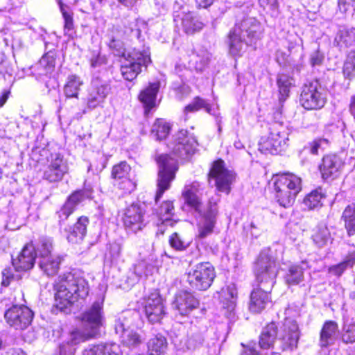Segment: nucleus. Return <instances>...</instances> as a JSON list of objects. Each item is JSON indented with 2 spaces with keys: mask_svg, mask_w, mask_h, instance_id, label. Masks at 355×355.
Listing matches in <instances>:
<instances>
[{
  "mask_svg": "<svg viewBox=\"0 0 355 355\" xmlns=\"http://www.w3.org/2000/svg\"><path fill=\"white\" fill-rule=\"evenodd\" d=\"M90 198H92V189H86L76 191L68 197L64 204L56 213L59 218L60 229V230L63 229L66 232L67 239L69 243H79L83 241L87 234V227L89 220L86 216H80L76 223L69 228L63 227L64 223L74 211L79 203Z\"/></svg>",
  "mask_w": 355,
  "mask_h": 355,
  "instance_id": "nucleus-1",
  "label": "nucleus"
},
{
  "mask_svg": "<svg viewBox=\"0 0 355 355\" xmlns=\"http://www.w3.org/2000/svg\"><path fill=\"white\" fill-rule=\"evenodd\" d=\"M55 289V306L63 312H66L78 298L83 299L89 293L87 282L77 272L60 276Z\"/></svg>",
  "mask_w": 355,
  "mask_h": 355,
  "instance_id": "nucleus-2",
  "label": "nucleus"
},
{
  "mask_svg": "<svg viewBox=\"0 0 355 355\" xmlns=\"http://www.w3.org/2000/svg\"><path fill=\"white\" fill-rule=\"evenodd\" d=\"M200 187L198 182H193L184 187L182 196L186 203L200 214L201 220L198 225V236L200 239H205L214 231L218 214V199L210 198L205 209L202 211L201 209L202 203L198 196Z\"/></svg>",
  "mask_w": 355,
  "mask_h": 355,
  "instance_id": "nucleus-3",
  "label": "nucleus"
},
{
  "mask_svg": "<svg viewBox=\"0 0 355 355\" xmlns=\"http://www.w3.org/2000/svg\"><path fill=\"white\" fill-rule=\"evenodd\" d=\"M263 28L255 18L246 17L236 23L226 40L230 53L233 56L241 55L245 45H256L261 38Z\"/></svg>",
  "mask_w": 355,
  "mask_h": 355,
  "instance_id": "nucleus-4",
  "label": "nucleus"
},
{
  "mask_svg": "<svg viewBox=\"0 0 355 355\" xmlns=\"http://www.w3.org/2000/svg\"><path fill=\"white\" fill-rule=\"evenodd\" d=\"M279 268V264L270 254V250H262L254 266V272L258 285L272 289Z\"/></svg>",
  "mask_w": 355,
  "mask_h": 355,
  "instance_id": "nucleus-5",
  "label": "nucleus"
},
{
  "mask_svg": "<svg viewBox=\"0 0 355 355\" xmlns=\"http://www.w3.org/2000/svg\"><path fill=\"white\" fill-rule=\"evenodd\" d=\"M274 187L277 202L281 206L288 207L294 202L301 191L302 180L293 173L277 175Z\"/></svg>",
  "mask_w": 355,
  "mask_h": 355,
  "instance_id": "nucleus-6",
  "label": "nucleus"
},
{
  "mask_svg": "<svg viewBox=\"0 0 355 355\" xmlns=\"http://www.w3.org/2000/svg\"><path fill=\"white\" fill-rule=\"evenodd\" d=\"M137 317L136 313L127 311L120 315L114 322L115 333L119 336L121 343L129 348H137L144 340L139 332L131 328Z\"/></svg>",
  "mask_w": 355,
  "mask_h": 355,
  "instance_id": "nucleus-7",
  "label": "nucleus"
},
{
  "mask_svg": "<svg viewBox=\"0 0 355 355\" xmlns=\"http://www.w3.org/2000/svg\"><path fill=\"white\" fill-rule=\"evenodd\" d=\"M155 160L158 165V174L155 200L157 202L163 193L170 188L178 170V164L177 159L169 154H161L156 157Z\"/></svg>",
  "mask_w": 355,
  "mask_h": 355,
  "instance_id": "nucleus-8",
  "label": "nucleus"
},
{
  "mask_svg": "<svg viewBox=\"0 0 355 355\" xmlns=\"http://www.w3.org/2000/svg\"><path fill=\"white\" fill-rule=\"evenodd\" d=\"M81 322L83 332L82 336L86 340L88 338H96L101 334L105 318L103 311V302L96 301L81 314Z\"/></svg>",
  "mask_w": 355,
  "mask_h": 355,
  "instance_id": "nucleus-9",
  "label": "nucleus"
},
{
  "mask_svg": "<svg viewBox=\"0 0 355 355\" xmlns=\"http://www.w3.org/2000/svg\"><path fill=\"white\" fill-rule=\"evenodd\" d=\"M288 134L287 126L282 123H272L269 128V135L259 144V150L265 153H280L287 146Z\"/></svg>",
  "mask_w": 355,
  "mask_h": 355,
  "instance_id": "nucleus-10",
  "label": "nucleus"
},
{
  "mask_svg": "<svg viewBox=\"0 0 355 355\" xmlns=\"http://www.w3.org/2000/svg\"><path fill=\"white\" fill-rule=\"evenodd\" d=\"M125 63L121 65V72L124 79L132 81L141 72V68H146L151 62L150 52L148 50L132 49L123 52Z\"/></svg>",
  "mask_w": 355,
  "mask_h": 355,
  "instance_id": "nucleus-11",
  "label": "nucleus"
},
{
  "mask_svg": "<svg viewBox=\"0 0 355 355\" xmlns=\"http://www.w3.org/2000/svg\"><path fill=\"white\" fill-rule=\"evenodd\" d=\"M173 21L176 27H181L187 35L199 32L204 27L200 18L191 12L188 7L179 2H175L173 8Z\"/></svg>",
  "mask_w": 355,
  "mask_h": 355,
  "instance_id": "nucleus-12",
  "label": "nucleus"
},
{
  "mask_svg": "<svg viewBox=\"0 0 355 355\" xmlns=\"http://www.w3.org/2000/svg\"><path fill=\"white\" fill-rule=\"evenodd\" d=\"M216 277L213 266L209 262L200 263L187 272V282L190 286L198 291H206Z\"/></svg>",
  "mask_w": 355,
  "mask_h": 355,
  "instance_id": "nucleus-13",
  "label": "nucleus"
},
{
  "mask_svg": "<svg viewBox=\"0 0 355 355\" xmlns=\"http://www.w3.org/2000/svg\"><path fill=\"white\" fill-rule=\"evenodd\" d=\"M284 333L273 345L272 354L285 351H293L297 347L300 332L298 324L291 319H286L284 324Z\"/></svg>",
  "mask_w": 355,
  "mask_h": 355,
  "instance_id": "nucleus-14",
  "label": "nucleus"
},
{
  "mask_svg": "<svg viewBox=\"0 0 355 355\" xmlns=\"http://www.w3.org/2000/svg\"><path fill=\"white\" fill-rule=\"evenodd\" d=\"M301 105L306 110H319L326 103V98L318 81L305 83L300 98Z\"/></svg>",
  "mask_w": 355,
  "mask_h": 355,
  "instance_id": "nucleus-15",
  "label": "nucleus"
},
{
  "mask_svg": "<svg viewBox=\"0 0 355 355\" xmlns=\"http://www.w3.org/2000/svg\"><path fill=\"white\" fill-rule=\"evenodd\" d=\"M34 313L24 305H12L4 313L7 324L16 330L26 329L33 319Z\"/></svg>",
  "mask_w": 355,
  "mask_h": 355,
  "instance_id": "nucleus-16",
  "label": "nucleus"
},
{
  "mask_svg": "<svg viewBox=\"0 0 355 355\" xmlns=\"http://www.w3.org/2000/svg\"><path fill=\"white\" fill-rule=\"evenodd\" d=\"M209 177L214 180L215 185L219 191L229 193L231 185L235 180V173L225 168L224 161L218 159L213 163Z\"/></svg>",
  "mask_w": 355,
  "mask_h": 355,
  "instance_id": "nucleus-17",
  "label": "nucleus"
},
{
  "mask_svg": "<svg viewBox=\"0 0 355 355\" xmlns=\"http://www.w3.org/2000/svg\"><path fill=\"white\" fill-rule=\"evenodd\" d=\"M48 164L43 173V179L49 182H58L69 172L67 160L60 153L51 154L47 159Z\"/></svg>",
  "mask_w": 355,
  "mask_h": 355,
  "instance_id": "nucleus-18",
  "label": "nucleus"
},
{
  "mask_svg": "<svg viewBox=\"0 0 355 355\" xmlns=\"http://www.w3.org/2000/svg\"><path fill=\"white\" fill-rule=\"evenodd\" d=\"M142 312L151 324L159 323L166 314L163 300L157 292L150 293L144 299Z\"/></svg>",
  "mask_w": 355,
  "mask_h": 355,
  "instance_id": "nucleus-19",
  "label": "nucleus"
},
{
  "mask_svg": "<svg viewBox=\"0 0 355 355\" xmlns=\"http://www.w3.org/2000/svg\"><path fill=\"white\" fill-rule=\"evenodd\" d=\"M173 145V153L180 159H187L195 153L198 142L193 135H188L187 130H181L176 134Z\"/></svg>",
  "mask_w": 355,
  "mask_h": 355,
  "instance_id": "nucleus-20",
  "label": "nucleus"
},
{
  "mask_svg": "<svg viewBox=\"0 0 355 355\" xmlns=\"http://www.w3.org/2000/svg\"><path fill=\"white\" fill-rule=\"evenodd\" d=\"M144 205L132 204L124 213L123 223L125 228L134 233L141 230L146 224Z\"/></svg>",
  "mask_w": 355,
  "mask_h": 355,
  "instance_id": "nucleus-21",
  "label": "nucleus"
},
{
  "mask_svg": "<svg viewBox=\"0 0 355 355\" xmlns=\"http://www.w3.org/2000/svg\"><path fill=\"white\" fill-rule=\"evenodd\" d=\"M344 166L342 159L337 155H324L319 165V171L323 180H333L338 178Z\"/></svg>",
  "mask_w": 355,
  "mask_h": 355,
  "instance_id": "nucleus-22",
  "label": "nucleus"
},
{
  "mask_svg": "<svg viewBox=\"0 0 355 355\" xmlns=\"http://www.w3.org/2000/svg\"><path fill=\"white\" fill-rule=\"evenodd\" d=\"M199 305L198 300L190 292L180 291L178 292L172 302V307L182 316L188 315Z\"/></svg>",
  "mask_w": 355,
  "mask_h": 355,
  "instance_id": "nucleus-23",
  "label": "nucleus"
},
{
  "mask_svg": "<svg viewBox=\"0 0 355 355\" xmlns=\"http://www.w3.org/2000/svg\"><path fill=\"white\" fill-rule=\"evenodd\" d=\"M35 259V247L32 243H28L23 248L17 258L12 259V263L17 271H27L33 268Z\"/></svg>",
  "mask_w": 355,
  "mask_h": 355,
  "instance_id": "nucleus-24",
  "label": "nucleus"
},
{
  "mask_svg": "<svg viewBox=\"0 0 355 355\" xmlns=\"http://www.w3.org/2000/svg\"><path fill=\"white\" fill-rule=\"evenodd\" d=\"M272 289H266L263 286L258 285L250 295L249 309L253 313H260L271 303L270 292Z\"/></svg>",
  "mask_w": 355,
  "mask_h": 355,
  "instance_id": "nucleus-25",
  "label": "nucleus"
},
{
  "mask_svg": "<svg viewBox=\"0 0 355 355\" xmlns=\"http://www.w3.org/2000/svg\"><path fill=\"white\" fill-rule=\"evenodd\" d=\"M160 87L159 82L150 83L139 95V100L143 104L145 114L155 106L157 94Z\"/></svg>",
  "mask_w": 355,
  "mask_h": 355,
  "instance_id": "nucleus-26",
  "label": "nucleus"
},
{
  "mask_svg": "<svg viewBox=\"0 0 355 355\" xmlns=\"http://www.w3.org/2000/svg\"><path fill=\"white\" fill-rule=\"evenodd\" d=\"M277 335V327L274 322L266 326L259 337V347L261 349H271V353L274 351L273 345H275Z\"/></svg>",
  "mask_w": 355,
  "mask_h": 355,
  "instance_id": "nucleus-27",
  "label": "nucleus"
},
{
  "mask_svg": "<svg viewBox=\"0 0 355 355\" xmlns=\"http://www.w3.org/2000/svg\"><path fill=\"white\" fill-rule=\"evenodd\" d=\"M120 346L116 343H101L85 349L83 355H121Z\"/></svg>",
  "mask_w": 355,
  "mask_h": 355,
  "instance_id": "nucleus-28",
  "label": "nucleus"
},
{
  "mask_svg": "<svg viewBox=\"0 0 355 355\" xmlns=\"http://www.w3.org/2000/svg\"><path fill=\"white\" fill-rule=\"evenodd\" d=\"M338 331V324L332 320L326 321L320 331V346L327 347L334 343Z\"/></svg>",
  "mask_w": 355,
  "mask_h": 355,
  "instance_id": "nucleus-29",
  "label": "nucleus"
},
{
  "mask_svg": "<svg viewBox=\"0 0 355 355\" xmlns=\"http://www.w3.org/2000/svg\"><path fill=\"white\" fill-rule=\"evenodd\" d=\"M223 307L230 313L232 312L236 305L238 292L234 284L230 283L222 288L220 294Z\"/></svg>",
  "mask_w": 355,
  "mask_h": 355,
  "instance_id": "nucleus-30",
  "label": "nucleus"
},
{
  "mask_svg": "<svg viewBox=\"0 0 355 355\" xmlns=\"http://www.w3.org/2000/svg\"><path fill=\"white\" fill-rule=\"evenodd\" d=\"M174 207L172 201L166 200L156 209V215L162 223L166 226L173 227L178 220L174 218Z\"/></svg>",
  "mask_w": 355,
  "mask_h": 355,
  "instance_id": "nucleus-31",
  "label": "nucleus"
},
{
  "mask_svg": "<svg viewBox=\"0 0 355 355\" xmlns=\"http://www.w3.org/2000/svg\"><path fill=\"white\" fill-rule=\"evenodd\" d=\"M205 338L202 333L196 331L189 332L182 340L180 345L184 351L194 352L203 345Z\"/></svg>",
  "mask_w": 355,
  "mask_h": 355,
  "instance_id": "nucleus-32",
  "label": "nucleus"
},
{
  "mask_svg": "<svg viewBox=\"0 0 355 355\" xmlns=\"http://www.w3.org/2000/svg\"><path fill=\"white\" fill-rule=\"evenodd\" d=\"M61 261V257L55 254L42 258L39 260L38 264L41 270L47 276L51 277L58 273Z\"/></svg>",
  "mask_w": 355,
  "mask_h": 355,
  "instance_id": "nucleus-33",
  "label": "nucleus"
},
{
  "mask_svg": "<svg viewBox=\"0 0 355 355\" xmlns=\"http://www.w3.org/2000/svg\"><path fill=\"white\" fill-rule=\"evenodd\" d=\"M85 340V338L80 331H73L70 336V339L60 345L59 355H74L76 345Z\"/></svg>",
  "mask_w": 355,
  "mask_h": 355,
  "instance_id": "nucleus-34",
  "label": "nucleus"
},
{
  "mask_svg": "<svg viewBox=\"0 0 355 355\" xmlns=\"http://www.w3.org/2000/svg\"><path fill=\"white\" fill-rule=\"evenodd\" d=\"M341 220L349 236L355 234V203L348 205L343 211Z\"/></svg>",
  "mask_w": 355,
  "mask_h": 355,
  "instance_id": "nucleus-35",
  "label": "nucleus"
},
{
  "mask_svg": "<svg viewBox=\"0 0 355 355\" xmlns=\"http://www.w3.org/2000/svg\"><path fill=\"white\" fill-rule=\"evenodd\" d=\"M211 59V54L205 49H198L193 53L190 63L196 71H203L209 64Z\"/></svg>",
  "mask_w": 355,
  "mask_h": 355,
  "instance_id": "nucleus-36",
  "label": "nucleus"
},
{
  "mask_svg": "<svg viewBox=\"0 0 355 355\" xmlns=\"http://www.w3.org/2000/svg\"><path fill=\"white\" fill-rule=\"evenodd\" d=\"M147 347L150 355H161L166 349L167 341L164 336L158 334L148 340Z\"/></svg>",
  "mask_w": 355,
  "mask_h": 355,
  "instance_id": "nucleus-37",
  "label": "nucleus"
},
{
  "mask_svg": "<svg viewBox=\"0 0 355 355\" xmlns=\"http://www.w3.org/2000/svg\"><path fill=\"white\" fill-rule=\"evenodd\" d=\"M83 83L80 78L78 76H69L64 87V93L66 97L78 98V92Z\"/></svg>",
  "mask_w": 355,
  "mask_h": 355,
  "instance_id": "nucleus-38",
  "label": "nucleus"
},
{
  "mask_svg": "<svg viewBox=\"0 0 355 355\" xmlns=\"http://www.w3.org/2000/svg\"><path fill=\"white\" fill-rule=\"evenodd\" d=\"M330 232L324 223L318 224L313 230L312 239L320 248L324 246L330 240Z\"/></svg>",
  "mask_w": 355,
  "mask_h": 355,
  "instance_id": "nucleus-39",
  "label": "nucleus"
},
{
  "mask_svg": "<svg viewBox=\"0 0 355 355\" xmlns=\"http://www.w3.org/2000/svg\"><path fill=\"white\" fill-rule=\"evenodd\" d=\"M355 263V249L349 252L345 260L329 268V272L337 277H340L348 268H352Z\"/></svg>",
  "mask_w": 355,
  "mask_h": 355,
  "instance_id": "nucleus-40",
  "label": "nucleus"
},
{
  "mask_svg": "<svg viewBox=\"0 0 355 355\" xmlns=\"http://www.w3.org/2000/svg\"><path fill=\"white\" fill-rule=\"evenodd\" d=\"M284 278L288 285L298 284L304 279V268L300 265L291 266Z\"/></svg>",
  "mask_w": 355,
  "mask_h": 355,
  "instance_id": "nucleus-41",
  "label": "nucleus"
},
{
  "mask_svg": "<svg viewBox=\"0 0 355 355\" xmlns=\"http://www.w3.org/2000/svg\"><path fill=\"white\" fill-rule=\"evenodd\" d=\"M171 127L162 119H157L151 129V135L156 140L164 139L168 135Z\"/></svg>",
  "mask_w": 355,
  "mask_h": 355,
  "instance_id": "nucleus-42",
  "label": "nucleus"
},
{
  "mask_svg": "<svg viewBox=\"0 0 355 355\" xmlns=\"http://www.w3.org/2000/svg\"><path fill=\"white\" fill-rule=\"evenodd\" d=\"M324 198V195L322 192V189H317L312 191L304 199V204L309 209H314L321 207L322 205V200Z\"/></svg>",
  "mask_w": 355,
  "mask_h": 355,
  "instance_id": "nucleus-43",
  "label": "nucleus"
},
{
  "mask_svg": "<svg viewBox=\"0 0 355 355\" xmlns=\"http://www.w3.org/2000/svg\"><path fill=\"white\" fill-rule=\"evenodd\" d=\"M343 74L345 80L351 81L355 78V51H350L347 55L343 67Z\"/></svg>",
  "mask_w": 355,
  "mask_h": 355,
  "instance_id": "nucleus-44",
  "label": "nucleus"
},
{
  "mask_svg": "<svg viewBox=\"0 0 355 355\" xmlns=\"http://www.w3.org/2000/svg\"><path fill=\"white\" fill-rule=\"evenodd\" d=\"M200 109H205V110L210 114H215L214 110L212 109L211 105L205 100L199 96L194 98L192 102L184 107V112L185 114H188L189 112L198 111Z\"/></svg>",
  "mask_w": 355,
  "mask_h": 355,
  "instance_id": "nucleus-45",
  "label": "nucleus"
},
{
  "mask_svg": "<svg viewBox=\"0 0 355 355\" xmlns=\"http://www.w3.org/2000/svg\"><path fill=\"white\" fill-rule=\"evenodd\" d=\"M35 249L36 255L38 254L39 260L46 257H51L54 255L52 254L53 243L52 240L50 238H40Z\"/></svg>",
  "mask_w": 355,
  "mask_h": 355,
  "instance_id": "nucleus-46",
  "label": "nucleus"
},
{
  "mask_svg": "<svg viewBox=\"0 0 355 355\" xmlns=\"http://www.w3.org/2000/svg\"><path fill=\"white\" fill-rule=\"evenodd\" d=\"M292 81V78L286 74H279L278 76L277 83L279 87V101L281 102L285 101L289 96Z\"/></svg>",
  "mask_w": 355,
  "mask_h": 355,
  "instance_id": "nucleus-47",
  "label": "nucleus"
},
{
  "mask_svg": "<svg viewBox=\"0 0 355 355\" xmlns=\"http://www.w3.org/2000/svg\"><path fill=\"white\" fill-rule=\"evenodd\" d=\"M170 246L178 251L185 250L191 244V241L187 240L178 232L173 233L168 239Z\"/></svg>",
  "mask_w": 355,
  "mask_h": 355,
  "instance_id": "nucleus-48",
  "label": "nucleus"
},
{
  "mask_svg": "<svg viewBox=\"0 0 355 355\" xmlns=\"http://www.w3.org/2000/svg\"><path fill=\"white\" fill-rule=\"evenodd\" d=\"M353 42V33L346 29L340 30L334 39V44L340 49L348 47Z\"/></svg>",
  "mask_w": 355,
  "mask_h": 355,
  "instance_id": "nucleus-49",
  "label": "nucleus"
},
{
  "mask_svg": "<svg viewBox=\"0 0 355 355\" xmlns=\"http://www.w3.org/2000/svg\"><path fill=\"white\" fill-rule=\"evenodd\" d=\"M131 168L125 162L114 165L112 171V178L116 180H121L129 177Z\"/></svg>",
  "mask_w": 355,
  "mask_h": 355,
  "instance_id": "nucleus-50",
  "label": "nucleus"
},
{
  "mask_svg": "<svg viewBox=\"0 0 355 355\" xmlns=\"http://www.w3.org/2000/svg\"><path fill=\"white\" fill-rule=\"evenodd\" d=\"M342 341L346 344L355 343V322H345L341 331Z\"/></svg>",
  "mask_w": 355,
  "mask_h": 355,
  "instance_id": "nucleus-51",
  "label": "nucleus"
},
{
  "mask_svg": "<svg viewBox=\"0 0 355 355\" xmlns=\"http://www.w3.org/2000/svg\"><path fill=\"white\" fill-rule=\"evenodd\" d=\"M60 9L64 21V30L65 33L69 32L73 29V12L70 7L62 3H60Z\"/></svg>",
  "mask_w": 355,
  "mask_h": 355,
  "instance_id": "nucleus-52",
  "label": "nucleus"
},
{
  "mask_svg": "<svg viewBox=\"0 0 355 355\" xmlns=\"http://www.w3.org/2000/svg\"><path fill=\"white\" fill-rule=\"evenodd\" d=\"M92 91L95 92L97 96L105 98L108 95L111 87L108 83L106 81L101 80L98 78L92 80Z\"/></svg>",
  "mask_w": 355,
  "mask_h": 355,
  "instance_id": "nucleus-53",
  "label": "nucleus"
},
{
  "mask_svg": "<svg viewBox=\"0 0 355 355\" xmlns=\"http://www.w3.org/2000/svg\"><path fill=\"white\" fill-rule=\"evenodd\" d=\"M55 58L50 53H46L39 61V65L44 69L46 73H51L55 67Z\"/></svg>",
  "mask_w": 355,
  "mask_h": 355,
  "instance_id": "nucleus-54",
  "label": "nucleus"
},
{
  "mask_svg": "<svg viewBox=\"0 0 355 355\" xmlns=\"http://www.w3.org/2000/svg\"><path fill=\"white\" fill-rule=\"evenodd\" d=\"M329 145V141L324 138H318L309 144L310 153L318 155L319 150H324Z\"/></svg>",
  "mask_w": 355,
  "mask_h": 355,
  "instance_id": "nucleus-55",
  "label": "nucleus"
},
{
  "mask_svg": "<svg viewBox=\"0 0 355 355\" xmlns=\"http://www.w3.org/2000/svg\"><path fill=\"white\" fill-rule=\"evenodd\" d=\"M243 349L241 350L240 355H267L264 354L257 350L259 346L254 343H249L246 345L241 343Z\"/></svg>",
  "mask_w": 355,
  "mask_h": 355,
  "instance_id": "nucleus-56",
  "label": "nucleus"
},
{
  "mask_svg": "<svg viewBox=\"0 0 355 355\" xmlns=\"http://www.w3.org/2000/svg\"><path fill=\"white\" fill-rule=\"evenodd\" d=\"M105 98L101 96H97V94L92 90L88 94L87 97V105L90 109H94L98 106L101 103L104 101Z\"/></svg>",
  "mask_w": 355,
  "mask_h": 355,
  "instance_id": "nucleus-57",
  "label": "nucleus"
},
{
  "mask_svg": "<svg viewBox=\"0 0 355 355\" xmlns=\"http://www.w3.org/2000/svg\"><path fill=\"white\" fill-rule=\"evenodd\" d=\"M119 187L125 193H131L136 188V184L129 177L122 179L119 182Z\"/></svg>",
  "mask_w": 355,
  "mask_h": 355,
  "instance_id": "nucleus-58",
  "label": "nucleus"
},
{
  "mask_svg": "<svg viewBox=\"0 0 355 355\" xmlns=\"http://www.w3.org/2000/svg\"><path fill=\"white\" fill-rule=\"evenodd\" d=\"M106 62V58L105 56L101 55V53L97 52H94L91 58H90V64L93 68H97L103 64H105Z\"/></svg>",
  "mask_w": 355,
  "mask_h": 355,
  "instance_id": "nucleus-59",
  "label": "nucleus"
},
{
  "mask_svg": "<svg viewBox=\"0 0 355 355\" xmlns=\"http://www.w3.org/2000/svg\"><path fill=\"white\" fill-rule=\"evenodd\" d=\"M259 5L263 9L268 8L272 12H277L279 3L277 0H259Z\"/></svg>",
  "mask_w": 355,
  "mask_h": 355,
  "instance_id": "nucleus-60",
  "label": "nucleus"
},
{
  "mask_svg": "<svg viewBox=\"0 0 355 355\" xmlns=\"http://www.w3.org/2000/svg\"><path fill=\"white\" fill-rule=\"evenodd\" d=\"M109 46L111 49H115V54L119 56L123 57V52H126V51L123 48V44L120 40H116L114 38H112L109 44Z\"/></svg>",
  "mask_w": 355,
  "mask_h": 355,
  "instance_id": "nucleus-61",
  "label": "nucleus"
},
{
  "mask_svg": "<svg viewBox=\"0 0 355 355\" xmlns=\"http://www.w3.org/2000/svg\"><path fill=\"white\" fill-rule=\"evenodd\" d=\"M355 0H338V6L341 12L346 13L354 7Z\"/></svg>",
  "mask_w": 355,
  "mask_h": 355,
  "instance_id": "nucleus-62",
  "label": "nucleus"
},
{
  "mask_svg": "<svg viewBox=\"0 0 355 355\" xmlns=\"http://www.w3.org/2000/svg\"><path fill=\"white\" fill-rule=\"evenodd\" d=\"M262 220H262L261 217H258L257 218V234L252 230L253 229L257 228V227L255 226V224L253 222L251 223V224H250L251 234L252 236L254 235L256 237L259 236L264 231V226H263Z\"/></svg>",
  "mask_w": 355,
  "mask_h": 355,
  "instance_id": "nucleus-63",
  "label": "nucleus"
},
{
  "mask_svg": "<svg viewBox=\"0 0 355 355\" xmlns=\"http://www.w3.org/2000/svg\"><path fill=\"white\" fill-rule=\"evenodd\" d=\"M324 59V55L318 50L314 51L311 55V63L313 66L320 65Z\"/></svg>",
  "mask_w": 355,
  "mask_h": 355,
  "instance_id": "nucleus-64",
  "label": "nucleus"
}]
</instances>
